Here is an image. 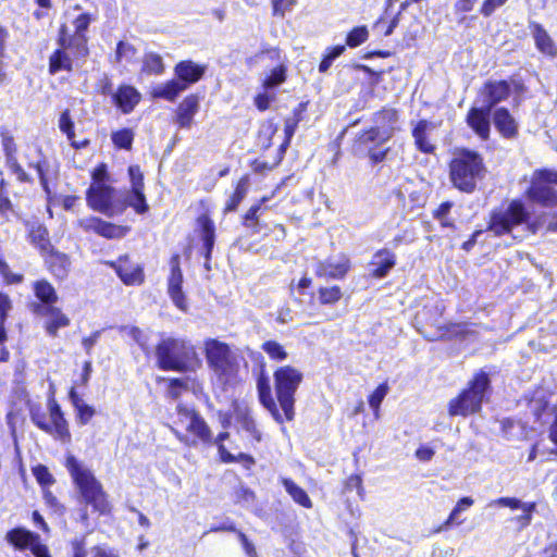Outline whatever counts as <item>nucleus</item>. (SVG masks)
<instances>
[{
	"instance_id": "32",
	"label": "nucleus",
	"mask_w": 557,
	"mask_h": 557,
	"mask_svg": "<svg viewBox=\"0 0 557 557\" xmlns=\"http://www.w3.org/2000/svg\"><path fill=\"white\" fill-rule=\"evenodd\" d=\"M494 124L496 128L506 137H511L516 134V122L509 112L504 109H497L494 113Z\"/></svg>"
},
{
	"instance_id": "42",
	"label": "nucleus",
	"mask_w": 557,
	"mask_h": 557,
	"mask_svg": "<svg viewBox=\"0 0 557 557\" xmlns=\"http://www.w3.org/2000/svg\"><path fill=\"white\" fill-rule=\"evenodd\" d=\"M261 349L269 356L271 360L277 362L284 361L288 357L284 346L276 341H265L262 343Z\"/></svg>"
},
{
	"instance_id": "51",
	"label": "nucleus",
	"mask_w": 557,
	"mask_h": 557,
	"mask_svg": "<svg viewBox=\"0 0 557 557\" xmlns=\"http://www.w3.org/2000/svg\"><path fill=\"white\" fill-rule=\"evenodd\" d=\"M134 139V134L131 129L124 128L112 134L113 144L122 149H129Z\"/></svg>"
},
{
	"instance_id": "64",
	"label": "nucleus",
	"mask_w": 557,
	"mask_h": 557,
	"mask_svg": "<svg viewBox=\"0 0 557 557\" xmlns=\"http://www.w3.org/2000/svg\"><path fill=\"white\" fill-rule=\"evenodd\" d=\"M507 0H485L481 13L484 16H490L498 7L503 5Z\"/></svg>"
},
{
	"instance_id": "11",
	"label": "nucleus",
	"mask_w": 557,
	"mask_h": 557,
	"mask_svg": "<svg viewBox=\"0 0 557 557\" xmlns=\"http://www.w3.org/2000/svg\"><path fill=\"white\" fill-rule=\"evenodd\" d=\"M194 352L189 342L177 338L163 339L156 349L159 367L163 370H181L182 358Z\"/></svg>"
},
{
	"instance_id": "54",
	"label": "nucleus",
	"mask_w": 557,
	"mask_h": 557,
	"mask_svg": "<svg viewBox=\"0 0 557 557\" xmlns=\"http://www.w3.org/2000/svg\"><path fill=\"white\" fill-rule=\"evenodd\" d=\"M388 393V385L386 383L380 384L369 397V405L372 409H377L381 403Z\"/></svg>"
},
{
	"instance_id": "17",
	"label": "nucleus",
	"mask_w": 557,
	"mask_h": 557,
	"mask_svg": "<svg viewBox=\"0 0 557 557\" xmlns=\"http://www.w3.org/2000/svg\"><path fill=\"white\" fill-rule=\"evenodd\" d=\"M78 223L84 230L94 231L98 235L109 239L122 238L129 231L128 226L115 225L95 216L82 219Z\"/></svg>"
},
{
	"instance_id": "25",
	"label": "nucleus",
	"mask_w": 557,
	"mask_h": 557,
	"mask_svg": "<svg viewBox=\"0 0 557 557\" xmlns=\"http://www.w3.org/2000/svg\"><path fill=\"white\" fill-rule=\"evenodd\" d=\"M529 28L536 48L544 54L555 57L557 54V47L543 26L539 23L532 22L530 23Z\"/></svg>"
},
{
	"instance_id": "56",
	"label": "nucleus",
	"mask_w": 557,
	"mask_h": 557,
	"mask_svg": "<svg viewBox=\"0 0 557 557\" xmlns=\"http://www.w3.org/2000/svg\"><path fill=\"white\" fill-rule=\"evenodd\" d=\"M135 54H136V50L131 44L121 41L117 45V49H116L117 61H123V60L132 61L134 59Z\"/></svg>"
},
{
	"instance_id": "16",
	"label": "nucleus",
	"mask_w": 557,
	"mask_h": 557,
	"mask_svg": "<svg viewBox=\"0 0 557 557\" xmlns=\"http://www.w3.org/2000/svg\"><path fill=\"white\" fill-rule=\"evenodd\" d=\"M182 284L183 273L180 268L178 257L176 256L171 259V274L168 280V294L175 307L181 311L186 312L188 309V302L182 289Z\"/></svg>"
},
{
	"instance_id": "12",
	"label": "nucleus",
	"mask_w": 557,
	"mask_h": 557,
	"mask_svg": "<svg viewBox=\"0 0 557 557\" xmlns=\"http://www.w3.org/2000/svg\"><path fill=\"white\" fill-rule=\"evenodd\" d=\"M5 541L15 549H30L35 557H51L48 547L40 543L39 535L24 528H15L7 532Z\"/></svg>"
},
{
	"instance_id": "47",
	"label": "nucleus",
	"mask_w": 557,
	"mask_h": 557,
	"mask_svg": "<svg viewBox=\"0 0 557 557\" xmlns=\"http://www.w3.org/2000/svg\"><path fill=\"white\" fill-rule=\"evenodd\" d=\"M90 21V15L87 13L78 15L74 21V34L69 33V37H81L84 40V44L87 46V37L85 32L87 30Z\"/></svg>"
},
{
	"instance_id": "28",
	"label": "nucleus",
	"mask_w": 557,
	"mask_h": 557,
	"mask_svg": "<svg viewBox=\"0 0 557 557\" xmlns=\"http://www.w3.org/2000/svg\"><path fill=\"white\" fill-rule=\"evenodd\" d=\"M372 265L375 267L372 275L382 278L395 265V255L388 249H381L373 256Z\"/></svg>"
},
{
	"instance_id": "24",
	"label": "nucleus",
	"mask_w": 557,
	"mask_h": 557,
	"mask_svg": "<svg viewBox=\"0 0 557 557\" xmlns=\"http://www.w3.org/2000/svg\"><path fill=\"white\" fill-rule=\"evenodd\" d=\"M115 270L126 285H139L144 282L143 269L138 264L131 263L127 258L120 259Z\"/></svg>"
},
{
	"instance_id": "59",
	"label": "nucleus",
	"mask_w": 557,
	"mask_h": 557,
	"mask_svg": "<svg viewBox=\"0 0 557 557\" xmlns=\"http://www.w3.org/2000/svg\"><path fill=\"white\" fill-rule=\"evenodd\" d=\"M75 409L77 411L78 422L83 425L87 424L96 412L91 406L85 403L78 405Z\"/></svg>"
},
{
	"instance_id": "2",
	"label": "nucleus",
	"mask_w": 557,
	"mask_h": 557,
	"mask_svg": "<svg viewBox=\"0 0 557 557\" xmlns=\"http://www.w3.org/2000/svg\"><path fill=\"white\" fill-rule=\"evenodd\" d=\"M175 437L187 447L212 442V431L203 417L194 408L178 404L169 425Z\"/></svg>"
},
{
	"instance_id": "22",
	"label": "nucleus",
	"mask_w": 557,
	"mask_h": 557,
	"mask_svg": "<svg viewBox=\"0 0 557 557\" xmlns=\"http://www.w3.org/2000/svg\"><path fill=\"white\" fill-rule=\"evenodd\" d=\"M490 112L491 109L486 107L472 108L467 115L468 125L483 139L490 134Z\"/></svg>"
},
{
	"instance_id": "8",
	"label": "nucleus",
	"mask_w": 557,
	"mask_h": 557,
	"mask_svg": "<svg viewBox=\"0 0 557 557\" xmlns=\"http://www.w3.org/2000/svg\"><path fill=\"white\" fill-rule=\"evenodd\" d=\"M88 206L107 216L121 214L126 209L123 194L106 184H91L87 191Z\"/></svg>"
},
{
	"instance_id": "9",
	"label": "nucleus",
	"mask_w": 557,
	"mask_h": 557,
	"mask_svg": "<svg viewBox=\"0 0 557 557\" xmlns=\"http://www.w3.org/2000/svg\"><path fill=\"white\" fill-rule=\"evenodd\" d=\"M529 213L524 205L519 200H512L507 207L499 208L492 212L488 231L495 236L508 234L515 226L524 223Z\"/></svg>"
},
{
	"instance_id": "38",
	"label": "nucleus",
	"mask_w": 557,
	"mask_h": 557,
	"mask_svg": "<svg viewBox=\"0 0 557 557\" xmlns=\"http://www.w3.org/2000/svg\"><path fill=\"white\" fill-rule=\"evenodd\" d=\"M283 485L286 488V492L293 497V499L296 503H298L299 505H301L306 508L312 507V503H311L308 494L306 493V491L302 490L297 484H295L292 480L283 479Z\"/></svg>"
},
{
	"instance_id": "23",
	"label": "nucleus",
	"mask_w": 557,
	"mask_h": 557,
	"mask_svg": "<svg viewBox=\"0 0 557 557\" xmlns=\"http://www.w3.org/2000/svg\"><path fill=\"white\" fill-rule=\"evenodd\" d=\"M435 124L426 120H421L412 131L417 148L424 153H432L435 146L431 143L429 135L435 129Z\"/></svg>"
},
{
	"instance_id": "29",
	"label": "nucleus",
	"mask_w": 557,
	"mask_h": 557,
	"mask_svg": "<svg viewBox=\"0 0 557 557\" xmlns=\"http://www.w3.org/2000/svg\"><path fill=\"white\" fill-rule=\"evenodd\" d=\"M39 310H41L40 307ZM42 310L44 314L48 318L46 330L50 335L54 336L59 329L70 324V319L59 308L47 306Z\"/></svg>"
},
{
	"instance_id": "4",
	"label": "nucleus",
	"mask_w": 557,
	"mask_h": 557,
	"mask_svg": "<svg viewBox=\"0 0 557 557\" xmlns=\"http://www.w3.org/2000/svg\"><path fill=\"white\" fill-rule=\"evenodd\" d=\"M398 112L395 109H383L373 116L374 126L361 133L358 143L368 148L369 158L374 163L382 162L388 149L377 150L376 146L388 141L398 127Z\"/></svg>"
},
{
	"instance_id": "36",
	"label": "nucleus",
	"mask_w": 557,
	"mask_h": 557,
	"mask_svg": "<svg viewBox=\"0 0 557 557\" xmlns=\"http://www.w3.org/2000/svg\"><path fill=\"white\" fill-rule=\"evenodd\" d=\"M34 293L38 299L47 305L57 302L58 295L54 287L46 280L36 281L34 283Z\"/></svg>"
},
{
	"instance_id": "44",
	"label": "nucleus",
	"mask_w": 557,
	"mask_h": 557,
	"mask_svg": "<svg viewBox=\"0 0 557 557\" xmlns=\"http://www.w3.org/2000/svg\"><path fill=\"white\" fill-rule=\"evenodd\" d=\"M491 506L509 507L511 509H520L534 511L536 508L535 503H522L520 499L515 497H500L491 503Z\"/></svg>"
},
{
	"instance_id": "39",
	"label": "nucleus",
	"mask_w": 557,
	"mask_h": 557,
	"mask_svg": "<svg viewBox=\"0 0 557 557\" xmlns=\"http://www.w3.org/2000/svg\"><path fill=\"white\" fill-rule=\"evenodd\" d=\"M248 190V181L246 177H243L238 181L235 191L230 197V199L226 201L224 212H232L235 211L238 207V205L243 201V199L246 197Z\"/></svg>"
},
{
	"instance_id": "3",
	"label": "nucleus",
	"mask_w": 557,
	"mask_h": 557,
	"mask_svg": "<svg viewBox=\"0 0 557 557\" xmlns=\"http://www.w3.org/2000/svg\"><path fill=\"white\" fill-rule=\"evenodd\" d=\"M65 466L85 505H90L99 515L110 512L111 506L107 494L91 470L78 462L72 455L67 456Z\"/></svg>"
},
{
	"instance_id": "1",
	"label": "nucleus",
	"mask_w": 557,
	"mask_h": 557,
	"mask_svg": "<svg viewBox=\"0 0 557 557\" xmlns=\"http://www.w3.org/2000/svg\"><path fill=\"white\" fill-rule=\"evenodd\" d=\"M449 181L458 190L471 194L486 175L483 158L475 151L461 149L454 152L448 163Z\"/></svg>"
},
{
	"instance_id": "18",
	"label": "nucleus",
	"mask_w": 557,
	"mask_h": 557,
	"mask_svg": "<svg viewBox=\"0 0 557 557\" xmlns=\"http://www.w3.org/2000/svg\"><path fill=\"white\" fill-rule=\"evenodd\" d=\"M528 198L544 207L557 206V190L532 176L531 186L527 190Z\"/></svg>"
},
{
	"instance_id": "19",
	"label": "nucleus",
	"mask_w": 557,
	"mask_h": 557,
	"mask_svg": "<svg viewBox=\"0 0 557 557\" xmlns=\"http://www.w3.org/2000/svg\"><path fill=\"white\" fill-rule=\"evenodd\" d=\"M259 400L262 406L270 412L275 422L283 424L284 418L280 410L276 397L271 392L269 380L265 375H261L257 383Z\"/></svg>"
},
{
	"instance_id": "34",
	"label": "nucleus",
	"mask_w": 557,
	"mask_h": 557,
	"mask_svg": "<svg viewBox=\"0 0 557 557\" xmlns=\"http://www.w3.org/2000/svg\"><path fill=\"white\" fill-rule=\"evenodd\" d=\"M198 224L201 227V238L207 250L206 257L209 258L214 245L215 227L212 220L206 214L198 218Z\"/></svg>"
},
{
	"instance_id": "60",
	"label": "nucleus",
	"mask_w": 557,
	"mask_h": 557,
	"mask_svg": "<svg viewBox=\"0 0 557 557\" xmlns=\"http://www.w3.org/2000/svg\"><path fill=\"white\" fill-rule=\"evenodd\" d=\"M532 176L543 181V183L546 185L557 184V170H536Z\"/></svg>"
},
{
	"instance_id": "50",
	"label": "nucleus",
	"mask_w": 557,
	"mask_h": 557,
	"mask_svg": "<svg viewBox=\"0 0 557 557\" xmlns=\"http://www.w3.org/2000/svg\"><path fill=\"white\" fill-rule=\"evenodd\" d=\"M529 406L537 419H541L546 411H549L552 414L555 412V408L549 406V403L545 400L544 396L532 398Z\"/></svg>"
},
{
	"instance_id": "5",
	"label": "nucleus",
	"mask_w": 557,
	"mask_h": 557,
	"mask_svg": "<svg viewBox=\"0 0 557 557\" xmlns=\"http://www.w3.org/2000/svg\"><path fill=\"white\" fill-rule=\"evenodd\" d=\"M302 381L304 373L290 364L281 366L273 372L274 394L284 422L295 418V395Z\"/></svg>"
},
{
	"instance_id": "30",
	"label": "nucleus",
	"mask_w": 557,
	"mask_h": 557,
	"mask_svg": "<svg viewBox=\"0 0 557 557\" xmlns=\"http://www.w3.org/2000/svg\"><path fill=\"white\" fill-rule=\"evenodd\" d=\"M50 419H51V432L50 434L55 435L60 440H69L70 438V432L67 429V423L65 419L63 418V414L61 412V409L57 403H51L50 407Z\"/></svg>"
},
{
	"instance_id": "6",
	"label": "nucleus",
	"mask_w": 557,
	"mask_h": 557,
	"mask_svg": "<svg viewBox=\"0 0 557 557\" xmlns=\"http://www.w3.org/2000/svg\"><path fill=\"white\" fill-rule=\"evenodd\" d=\"M59 48L49 59L50 74L61 71L71 72L75 66L82 65L88 55V48L81 37H69L67 27L62 25L59 35Z\"/></svg>"
},
{
	"instance_id": "43",
	"label": "nucleus",
	"mask_w": 557,
	"mask_h": 557,
	"mask_svg": "<svg viewBox=\"0 0 557 557\" xmlns=\"http://www.w3.org/2000/svg\"><path fill=\"white\" fill-rule=\"evenodd\" d=\"M29 238L33 244L38 246L41 252H49L51 250L48 232L44 226L37 225L33 227L29 233Z\"/></svg>"
},
{
	"instance_id": "63",
	"label": "nucleus",
	"mask_w": 557,
	"mask_h": 557,
	"mask_svg": "<svg viewBox=\"0 0 557 557\" xmlns=\"http://www.w3.org/2000/svg\"><path fill=\"white\" fill-rule=\"evenodd\" d=\"M238 540L248 557H258L255 545L243 532H237Z\"/></svg>"
},
{
	"instance_id": "58",
	"label": "nucleus",
	"mask_w": 557,
	"mask_h": 557,
	"mask_svg": "<svg viewBox=\"0 0 557 557\" xmlns=\"http://www.w3.org/2000/svg\"><path fill=\"white\" fill-rule=\"evenodd\" d=\"M297 125H298V120L295 117H288L285 120V124H284L285 140L281 146V148L283 150H285L287 148V146L289 145V141L296 132Z\"/></svg>"
},
{
	"instance_id": "57",
	"label": "nucleus",
	"mask_w": 557,
	"mask_h": 557,
	"mask_svg": "<svg viewBox=\"0 0 557 557\" xmlns=\"http://www.w3.org/2000/svg\"><path fill=\"white\" fill-rule=\"evenodd\" d=\"M7 162L9 170L17 177L20 182L29 181V176L13 156H9Z\"/></svg>"
},
{
	"instance_id": "53",
	"label": "nucleus",
	"mask_w": 557,
	"mask_h": 557,
	"mask_svg": "<svg viewBox=\"0 0 557 557\" xmlns=\"http://www.w3.org/2000/svg\"><path fill=\"white\" fill-rule=\"evenodd\" d=\"M33 474L42 487L50 486L54 483L52 474L49 472L48 468L42 465L34 467Z\"/></svg>"
},
{
	"instance_id": "26",
	"label": "nucleus",
	"mask_w": 557,
	"mask_h": 557,
	"mask_svg": "<svg viewBox=\"0 0 557 557\" xmlns=\"http://www.w3.org/2000/svg\"><path fill=\"white\" fill-rule=\"evenodd\" d=\"M205 66L198 65L193 61H182L176 64L174 72L178 81L186 83V88L197 83L205 74Z\"/></svg>"
},
{
	"instance_id": "14",
	"label": "nucleus",
	"mask_w": 557,
	"mask_h": 557,
	"mask_svg": "<svg viewBox=\"0 0 557 557\" xmlns=\"http://www.w3.org/2000/svg\"><path fill=\"white\" fill-rule=\"evenodd\" d=\"M128 174L132 191L127 196L123 194V199L126 201V207L129 206L137 213L143 214L149 209L144 194V175L138 165H131L128 168Z\"/></svg>"
},
{
	"instance_id": "15",
	"label": "nucleus",
	"mask_w": 557,
	"mask_h": 557,
	"mask_svg": "<svg viewBox=\"0 0 557 557\" xmlns=\"http://www.w3.org/2000/svg\"><path fill=\"white\" fill-rule=\"evenodd\" d=\"M350 269V260L344 255L339 253L327 258L326 260H319L314 267V273L319 277L323 278H343Z\"/></svg>"
},
{
	"instance_id": "21",
	"label": "nucleus",
	"mask_w": 557,
	"mask_h": 557,
	"mask_svg": "<svg viewBox=\"0 0 557 557\" xmlns=\"http://www.w3.org/2000/svg\"><path fill=\"white\" fill-rule=\"evenodd\" d=\"M200 99L197 95H189L183 99L176 109L175 123L181 128H189L194 116L199 111Z\"/></svg>"
},
{
	"instance_id": "55",
	"label": "nucleus",
	"mask_w": 557,
	"mask_h": 557,
	"mask_svg": "<svg viewBox=\"0 0 557 557\" xmlns=\"http://www.w3.org/2000/svg\"><path fill=\"white\" fill-rule=\"evenodd\" d=\"M123 332L132 337L143 349L148 348V336L138 327L125 326L123 327Z\"/></svg>"
},
{
	"instance_id": "20",
	"label": "nucleus",
	"mask_w": 557,
	"mask_h": 557,
	"mask_svg": "<svg viewBox=\"0 0 557 557\" xmlns=\"http://www.w3.org/2000/svg\"><path fill=\"white\" fill-rule=\"evenodd\" d=\"M113 103L124 113H131L141 99L140 92L131 85H122L112 94Z\"/></svg>"
},
{
	"instance_id": "40",
	"label": "nucleus",
	"mask_w": 557,
	"mask_h": 557,
	"mask_svg": "<svg viewBox=\"0 0 557 557\" xmlns=\"http://www.w3.org/2000/svg\"><path fill=\"white\" fill-rule=\"evenodd\" d=\"M143 72L149 75H160L164 71V64L161 55L149 52L146 53L143 59Z\"/></svg>"
},
{
	"instance_id": "10",
	"label": "nucleus",
	"mask_w": 557,
	"mask_h": 557,
	"mask_svg": "<svg viewBox=\"0 0 557 557\" xmlns=\"http://www.w3.org/2000/svg\"><path fill=\"white\" fill-rule=\"evenodd\" d=\"M205 350L208 363L216 375L227 380L235 374L236 358L226 344L210 338L205 342Z\"/></svg>"
},
{
	"instance_id": "62",
	"label": "nucleus",
	"mask_w": 557,
	"mask_h": 557,
	"mask_svg": "<svg viewBox=\"0 0 557 557\" xmlns=\"http://www.w3.org/2000/svg\"><path fill=\"white\" fill-rule=\"evenodd\" d=\"M12 308V302L8 295L0 293V323H4L8 313Z\"/></svg>"
},
{
	"instance_id": "61",
	"label": "nucleus",
	"mask_w": 557,
	"mask_h": 557,
	"mask_svg": "<svg viewBox=\"0 0 557 557\" xmlns=\"http://www.w3.org/2000/svg\"><path fill=\"white\" fill-rule=\"evenodd\" d=\"M347 490H357V493L360 497H363L364 490L362 486V479L358 474L350 475L346 481Z\"/></svg>"
},
{
	"instance_id": "27",
	"label": "nucleus",
	"mask_w": 557,
	"mask_h": 557,
	"mask_svg": "<svg viewBox=\"0 0 557 557\" xmlns=\"http://www.w3.org/2000/svg\"><path fill=\"white\" fill-rule=\"evenodd\" d=\"M186 89V83L175 78L157 85L152 89L151 96L173 102Z\"/></svg>"
},
{
	"instance_id": "33",
	"label": "nucleus",
	"mask_w": 557,
	"mask_h": 557,
	"mask_svg": "<svg viewBox=\"0 0 557 557\" xmlns=\"http://www.w3.org/2000/svg\"><path fill=\"white\" fill-rule=\"evenodd\" d=\"M51 273L58 278H64L70 271V259L61 252H51L47 259Z\"/></svg>"
},
{
	"instance_id": "52",
	"label": "nucleus",
	"mask_w": 557,
	"mask_h": 557,
	"mask_svg": "<svg viewBox=\"0 0 557 557\" xmlns=\"http://www.w3.org/2000/svg\"><path fill=\"white\" fill-rule=\"evenodd\" d=\"M369 33L366 26L355 27L348 35L346 42L349 47L355 48L360 46L368 39Z\"/></svg>"
},
{
	"instance_id": "48",
	"label": "nucleus",
	"mask_w": 557,
	"mask_h": 557,
	"mask_svg": "<svg viewBox=\"0 0 557 557\" xmlns=\"http://www.w3.org/2000/svg\"><path fill=\"white\" fill-rule=\"evenodd\" d=\"M276 99V94L270 88H262L255 97V106L260 111H265L270 108L271 103Z\"/></svg>"
},
{
	"instance_id": "46",
	"label": "nucleus",
	"mask_w": 557,
	"mask_h": 557,
	"mask_svg": "<svg viewBox=\"0 0 557 557\" xmlns=\"http://www.w3.org/2000/svg\"><path fill=\"white\" fill-rule=\"evenodd\" d=\"M28 165L30 168L36 169L44 189L46 190L47 194H50V190H49V187H48V182H49L50 175H49V171L47 169L46 162L42 161L41 158L38 156L34 160L29 159L28 160Z\"/></svg>"
},
{
	"instance_id": "37",
	"label": "nucleus",
	"mask_w": 557,
	"mask_h": 557,
	"mask_svg": "<svg viewBox=\"0 0 557 557\" xmlns=\"http://www.w3.org/2000/svg\"><path fill=\"white\" fill-rule=\"evenodd\" d=\"M60 131L66 135L67 139L71 141L72 146L75 148L84 147L87 141H83L81 145L75 141V132H74V122L71 117V112L69 109L64 110L58 122Z\"/></svg>"
},
{
	"instance_id": "7",
	"label": "nucleus",
	"mask_w": 557,
	"mask_h": 557,
	"mask_svg": "<svg viewBox=\"0 0 557 557\" xmlns=\"http://www.w3.org/2000/svg\"><path fill=\"white\" fill-rule=\"evenodd\" d=\"M488 384L487 374L484 372L478 373L471 381L470 387L449 401V414L466 417L478 412L481 409Z\"/></svg>"
},
{
	"instance_id": "45",
	"label": "nucleus",
	"mask_w": 557,
	"mask_h": 557,
	"mask_svg": "<svg viewBox=\"0 0 557 557\" xmlns=\"http://www.w3.org/2000/svg\"><path fill=\"white\" fill-rule=\"evenodd\" d=\"M342 296L343 293L338 286L321 287L319 289V300L322 305H333L337 302Z\"/></svg>"
},
{
	"instance_id": "49",
	"label": "nucleus",
	"mask_w": 557,
	"mask_h": 557,
	"mask_svg": "<svg viewBox=\"0 0 557 557\" xmlns=\"http://www.w3.org/2000/svg\"><path fill=\"white\" fill-rule=\"evenodd\" d=\"M277 132V126L268 121L263 123L259 131V143L263 148H269L272 145V138Z\"/></svg>"
},
{
	"instance_id": "35",
	"label": "nucleus",
	"mask_w": 557,
	"mask_h": 557,
	"mask_svg": "<svg viewBox=\"0 0 557 557\" xmlns=\"http://www.w3.org/2000/svg\"><path fill=\"white\" fill-rule=\"evenodd\" d=\"M236 420L240 423L242 429L248 432L255 440L261 441V433L247 407L236 408Z\"/></svg>"
},
{
	"instance_id": "31",
	"label": "nucleus",
	"mask_w": 557,
	"mask_h": 557,
	"mask_svg": "<svg viewBox=\"0 0 557 557\" xmlns=\"http://www.w3.org/2000/svg\"><path fill=\"white\" fill-rule=\"evenodd\" d=\"M484 94L487 97L488 109H492L496 103L506 99L509 95V85L505 81L487 83L484 86Z\"/></svg>"
},
{
	"instance_id": "13",
	"label": "nucleus",
	"mask_w": 557,
	"mask_h": 557,
	"mask_svg": "<svg viewBox=\"0 0 557 557\" xmlns=\"http://www.w3.org/2000/svg\"><path fill=\"white\" fill-rule=\"evenodd\" d=\"M256 59L260 62L270 61L275 65L270 74H268L263 79L262 88H270L273 90L275 87L286 81L285 60L278 49L272 48L265 51H261L256 55Z\"/></svg>"
},
{
	"instance_id": "41",
	"label": "nucleus",
	"mask_w": 557,
	"mask_h": 557,
	"mask_svg": "<svg viewBox=\"0 0 557 557\" xmlns=\"http://www.w3.org/2000/svg\"><path fill=\"white\" fill-rule=\"evenodd\" d=\"M474 500L471 497H462L458 500L455 508L451 510L450 515L448 516L447 520L444 522V524L440 528L441 530H447L453 524H460L461 521H457L458 515L468 509L473 505Z\"/></svg>"
}]
</instances>
